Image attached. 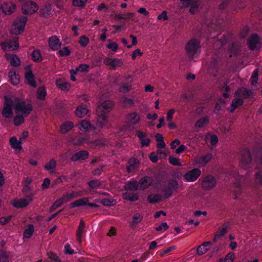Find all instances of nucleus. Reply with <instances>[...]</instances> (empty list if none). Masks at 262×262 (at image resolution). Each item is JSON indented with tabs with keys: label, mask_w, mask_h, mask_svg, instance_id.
<instances>
[{
	"label": "nucleus",
	"mask_w": 262,
	"mask_h": 262,
	"mask_svg": "<svg viewBox=\"0 0 262 262\" xmlns=\"http://www.w3.org/2000/svg\"><path fill=\"white\" fill-rule=\"evenodd\" d=\"M114 106V103L111 101H105L103 102L96 110V114L99 119L98 125L102 127L107 120L106 114L110 112Z\"/></svg>",
	"instance_id": "obj_1"
},
{
	"label": "nucleus",
	"mask_w": 262,
	"mask_h": 262,
	"mask_svg": "<svg viewBox=\"0 0 262 262\" xmlns=\"http://www.w3.org/2000/svg\"><path fill=\"white\" fill-rule=\"evenodd\" d=\"M13 107L16 114L21 113L24 117L29 115L33 110L32 104H27L25 101L15 98L13 99Z\"/></svg>",
	"instance_id": "obj_2"
},
{
	"label": "nucleus",
	"mask_w": 262,
	"mask_h": 262,
	"mask_svg": "<svg viewBox=\"0 0 262 262\" xmlns=\"http://www.w3.org/2000/svg\"><path fill=\"white\" fill-rule=\"evenodd\" d=\"M200 42L195 38L189 40L186 44L185 50L188 58L192 59L195 54L199 51Z\"/></svg>",
	"instance_id": "obj_3"
},
{
	"label": "nucleus",
	"mask_w": 262,
	"mask_h": 262,
	"mask_svg": "<svg viewBox=\"0 0 262 262\" xmlns=\"http://www.w3.org/2000/svg\"><path fill=\"white\" fill-rule=\"evenodd\" d=\"M215 178L210 174H208L202 179L201 187L204 190L208 191L214 188L216 185Z\"/></svg>",
	"instance_id": "obj_4"
},
{
	"label": "nucleus",
	"mask_w": 262,
	"mask_h": 262,
	"mask_svg": "<svg viewBox=\"0 0 262 262\" xmlns=\"http://www.w3.org/2000/svg\"><path fill=\"white\" fill-rule=\"evenodd\" d=\"M18 40V38L17 37H14L12 41L8 40L2 42L1 43V46L4 51H14L19 48Z\"/></svg>",
	"instance_id": "obj_5"
},
{
	"label": "nucleus",
	"mask_w": 262,
	"mask_h": 262,
	"mask_svg": "<svg viewBox=\"0 0 262 262\" xmlns=\"http://www.w3.org/2000/svg\"><path fill=\"white\" fill-rule=\"evenodd\" d=\"M38 10L36 3L32 2H26L21 7V12L25 15L32 14Z\"/></svg>",
	"instance_id": "obj_6"
},
{
	"label": "nucleus",
	"mask_w": 262,
	"mask_h": 262,
	"mask_svg": "<svg viewBox=\"0 0 262 262\" xmlns=\"http://www.w3.org/2000/svg\"><path fill=\"white\" fill-rule=\"evenodd\" d=\"M252 161L251 155L248 149H244L241 151V159L239 165L243 168H247Z\"/></svg>",
	"instance_id": "obj_7"
},
{
	"label": "nucleus",
	"mask_w": 262,
	"mask_h": 262,
	"mask_svg": "<svg viewBox=\"0 0 262 262\" xmlns=\"http://www.w3.org/2000/svg\"><path fill=\"white\" fill-rule=\"evenodd\" d=\"M6 103L2 111L3 116L7 118H11L13 115L12 107H13L14 101L12 99L5 97Z\"/></svg>",
	"instance_id": "obj_8"
},
{
	"label": "nucleus",
	"mask_w": 262,
	"mask_h": 262,
	"mask_svg": "<svg viewBox=\"0 0 262 262\" xmlns=\"http://www.w3.org/2000/svg\"><path fill=\"white\" fill-rule=\"evenodd\" d=\"M201 174V171L200 169L194 168L185 173L183 177L186 181L193 182L195 181Z\"/></svg>",
	"instance_id": "obj_9"
},
{
	"label": "nucleus",
	"mask_w": 262,
	"mask_h": 262,
	"mask_svg": "<svg viewBox=\"0 0 262 262\" xmlns=\"http://www.w3.org/2000/svg\"><path fill=\"white\" fill-rule=\"evenodd\" d=\"M53 12L54 10L52 9L51 5L46 3L40 8L39 14L40 16L47 18L52 16Z\"/></svg>",
	"instance_id": "obj_10"
},
{
	"label": "nucleus",
	"mask_w": 262,
	"mask_h": 262,
	"mask_svg": "<svg viewBox=\"0 0 262 262\" xmlns=\"http://www.w3.org/2000/svg\"><path fill=\"white\" fill-rule=\"evenodd\" d=\"M32 196L33 194H31L30 195L27 196L25 198L14 200L12 203V205L17 208L25 207L28 205L32 201Z\"/></svg>",
	"instance_id": "obj_11"
},
{
	"label": "nucleus",
	"mask_w": 262,
	"mask_h": 262,
	"mask_svg": "<svg viewBox=\"0 0 262 262\" xmlns=\"http://www.w3.org/2000/svg\"><path fill=\"white\" fill-rule=\"evenodd\" d=\"M129 165L126 167V170L128 172L135 171L139 167L140 162L139 160L135 158H131L128 161Z\"/></svg>",
	"instance_id": "obj_12"
},
{
	"label": "nucleus",
	"mask_w": 262,
	"mask_h": 262,
	"mask_svg": "<svg viewBox=\"0 0 262 262\" xmlns=\"http://www.w3.org/2000/svg\"><path fill=\"white\" fill-rule=\"evenodd\" d=\"M82 195V192L81 191L79 192H74L72 191L71 192H67L66 194H63L61 199L63 201V204L67 203L69 202L70 200L74 198H78Z\"/></svg>",
	"instance_id": "obj_13"
},
{
	"label": "nucleus",
	"mask_w": 262,
	"mask_h": 262,
	"mask_svg": "<svg viewBox=\"0 0 262 262\" xmlns=\"http://www.w3.org/2000/svg\"><path fill=\"white\" fill-rule=\"evenodd\" d=\"M152 183V179L149 177H144L141 178L139 182V189L140 190H145Z\"/></svg>",
	"instance_id": "obj_14"
},
{
	"label": "nucleus",
	"mask_w": 262,
	"mask_h": 262,
	"mask_svg": "<svg viewBox=\"0 0 262 262\" xmlns=\"http://www.w3.org/2000/svg\"><path fill=\"white\" fill-rule=\"evenodd\" d=\"M259 38L256 34H252L248 39V47L251 50H254L259 43Z\"/></svg>",
	"instance_id": "obj_15"
},
{
	"label": "nucleus",
	"mask_w": 262,
	"mask_h": 262,
	"mask_svg": "<svg viewBox=\"0 0 262 262\" xmlns=\"http://www.w3.org/2000/svg\"><path fill=\"white\" fill-rule=\"evenodd\" d=\"M235 94L244 98H248L253 96V93L251 90L243 87L238 89L235 92Z\"/></svg>",
	"instance_id": "obj_16"
},
{
	"label": "nucleus",
	"mask_w": 262,
	"mask_h": 262,
	"mask_svg": "<svg viewBox=\"0 0 262 262\" xmlns=\"http://www.w3.org/2000/svg\"><path fill=\"white\" fill-rule=\"evenodd\" d=\"M89 156V152L86 150H81L75 153L71 158V161L75 162L78 160H84Z\"/></svg>",
	"instance_id": "obj_17"
},
{
	"label": "nucleus",
	"mask_w": 262,
	"mask_h": 262,
	"mask_svg": "<svg viewBox=\"0 0 262 262\" xmlns=\"http://www.w3.org/2000/svg\"><path fill=\"white\" fill-rule=\"evenodd\" d=\"M2 11L6 15H10L15 10V5L9 3H5L1 7Z\"/></svg>",
	"instance_id": "obj_18"
},
{
	"label": "nucleus",
	"mask_w": 262,
	"mask_h": 262,
	"mask_svg": "<svg viewBox=\"0 0 262 262\" xmlns=\"http://www.w3.org/2000/svg\"><path fill=\"white\" fill-rule=\"evenodd\" d=\"M49 46L53 50H57L60 48L61 43L56 36H53L49 39Z\"/></svg>",
	"instance_id": "obj_19"
},
{
	"label": "nucleus",
	"mask_w": 262,
	"mask_h": 262,
	"mask_svg": "<svg viewBox=\"0 0 262 262\" xmlns=\"http://www.w3.org/2000/svg\"><path fill=\"white\" fill-rule=\"evenodd\" d=\"M84 228L85 223L83 220H81L76 231V238L79 243L82 242V236L84 232Z\"/></svg>",
	"instance_id": "obj_20"
},
{
	"label": "nucleus",
	"mask_w": 262,
	"mask_h": 262,
	"mask_svg": "<svg viewBox=\"0 0 262 262\" xmlns=\"http://www.w3.org/2000/svg\"><path fill=\"white\" fill-rule=\"evenodd\" d=\"M88 113V109L86 105H81L78 106L75 111L76 116L82 118Z\"/></svg>",
	"instance_id": "obj_21"
},
{
	"label": "nucleus",
	"mask_w": 262,
	"mask_h": 262,
	"mask_svg": "<svg viewBox=\"0 0 262 262\" xmlns=\"http://www.w3.org/2000/svg\"><path fill=\"white\" fill-rule=\"evenodd\" d=\"M127 120L130 125H134L140 120V116L136 113L133 112L128 115Z\"/></svg>",
	"instance_id": "obj_22"
},
{
	"label": "nucleus",
	"mask_w": 262,
	"mask_h": 262,
	"mask_svg": "<svg viewBox=\"0 0 262 262\" xmlns=\"http://www.w3.org/2000/svg\"><path fill=\"white\" fill-rule=\"evenodd\" d=\"M189 6L190 7L189 9V12L192 14H195L198 9L201 5V1L200 0H192V1L189 2Z\"/></svg>",
	"instance_id": "obj_23"
},
{
	"label": "nucleus",
	"mask_w": 262,
	"mask_h": 262,
	"mask_svg": "<svg viewBox=\"0 0 262 262\" xmlns=\"http://www.w3.org/2000/svg\"><path fill=\"white\" fill-rule=\"evenodd\" d=\"M9 77L10 78L11 83L13 85H16L19 83V76L16 74L14 70H11L9 72Z\"/></svg>",
	"instance_id": "obj_24"
},
{
	"label": "nucleus",
	"mask_w": 262,
	"mask_h": 262,
	"mask_svg": "<svg viewBox=\"0 0 262 262\" xmlns=\"http://www.w3.org/2000/svg\"><path fill=\"white\" fill-rule=\"evenodd\" d=\"M89 199L87 198L80 199L71 203L70 205V208H74L75 207L82 206L86 205Z\"/></svg>",
	"instance_id": "obj_25"
},
{
	"label": "nucleus",
	"mask_w": 262,
	"mask_h": 262,
	"mask_svg": "<svg viewBox=\"0 0 262 262\" xmlns=\"http://www.w3.org/2000/svg\"><path fill=\"white\" fill-rule=\"evenodd\" d=\"M210 244V242H205L202 245L198 246L196 250L197 254L201 255L206 253L209 250L206 247Z\"/></svg>",
	"instance_id": "obj_26"
},
{
	"label": "nucleus",
	"mask_w": 262,
	"mask_h": 262,
	"mask_svg": "<svg viewBox=\"0 0 262 262\" xmlns=\"http://www.w3.org/2000/svg\"><path fill=\"white\" fill-rule=\"evenodd\" d=\"M25 78L28 84L34 88H36V84L34 80V76L31 71H30L26 74Z\"/></svg>",
	"instance_id": "obj_27"
},
{
	"label": "nucleus",
	"mask_w": 262,
	"mask_h": 262,
	"mask_svg": "<svg viewBox=\"0 0 262 262\" xmlns=\"http://www.w3.org/2000/svg\"><path fill=\"white\" fill-rule=\"evenodd\" d=\"M25 28L23 27L19 26L18 24H16L14 21L12 27L10 29V32L12 34L18 35L21 33Z\"/></svg>",
	"instance_id": "obj_28"
},
{
	"label": "nucleus",
	"mask_w": 262,
	"mask_h": 262,
	"mask_svg": "<svg viewBox=\"0 0 262 262\" xmlns=\"http://www.w3.org/2000/svg\"><path fill=\"white\" fill-rule=\"evenodd\" d=\"M124 189L126 190L136 191L139 189L138 183L136 181L129 182L124 186Z\"/></svg>",
	"instance_id": "obj_29"
},
{
	"label": "nucleus",
	"mask_w": 262,
	"mask_h": 262,
	"mask_svg": "<svg viewBox=\"0 0 262 262\" xmlns=\"http://www.w3.org/2000/svg\"><path fill=\"white\" fill-rule=\"evenodd\" d=\"M122 198L124 200L134 202L138 200L139 195L138 193H130L129 192H125L122 194Z\"/></svg>",
	"instance_id": "obj_30"
},
{
	"label": "nucleus",
	"mask_w": 262,
	"mask_h": 262,
	"mask_svg": "<svg viewBox=\"0 0 262 262\" xmlns=\"http://www.w3.org/2000/svg\"><path fill=\"white\" fill-rule=\"evenodd\" d=\"M74 125L72 122H66L61 125L60 131L62 134H66L71 130Z\"/></svg>",
	"instance_id": "obj_31"
},
{
	"label": "nucleus",
	"mask_w": 262,
	"mask_h": 262,
	"mask_svg": "<svg viewBox=\"0 0 262 262\" xmlns=\"http://www.w3.org/2000/svg\"><path fill=\"white\" fill-rule=\"evenodd\" d=\"M56 84L57 86L62 91H68L70 88V84L69 82H64L61 80H57Z\"/></svg>",
	"instance_id": "obj_32"
},
{
	"label": "nucleus",
	"mask_w": 262,
	"mask_h": 262,
	"mask_svg": "<svg viewBox=\"0 0 262 262\" xmlns=\"http://www.w3.org/2000/svg\"><path fill=\"white\" fill-rule=\"evenodd\" d=\"M240 44L238 42H234L232 44L231 47L230 48L229 50L231 54L230 56L232 55H236L239 52Z\"/></svg>",
	"instance_id": "obj_33"
},
{
	"label": "nucleus",
	"mask_w": 262,
	"mask_h": 262,
	"mask_svg": "<svg viewBox=\"0 0 262 262\" xmlns=\"http://www.w3.org/2000/svg\"><path fill=\"white\" fill-rule=\"evenodd\" d=\"M209 122V118L208 117H202L198 120L196 122L195 126L197 128H202Z\"/></svg>",
	"instance_id": "obj_34"
},
{
	"label": "nucleus",
	"mask_w": 262,
	"mask_h": 262,
	"mask_svg": "<svg viewBox=\"0 0 262 262\" xmlns=\"http://www.w3.org/2000/svg\"><path fill=\"white\" fill-rule=\"evenodd\" d=\"M36 93L37 99L41 100H45L47 94L45 87L41 86L38 88L37 90Z\"/></svg>",
	"instance_id": "obj_35"
},
{
	"label": "nucleus",
	"mask_w": 262,
	"mask_h": 262,
	"mask_svg": "<svg viewBox=\"0 0 262 262\" xmlns=\"http://www.w3.org/2000/svg\"><path fill=\"white\" fill-rule=\"evenodd\" d=\"M10 143L12 148L14 149H21V141L17 140L16 138L13 137L10 139Z\"/></svg>",
	"instance_id": "obj_36"
},
{
	"label": "nucleus",
	"mask_w": 262,
	"mask_h": 262,
	"mask_svg": "<svg viewBox=\"0 0 262 262\" xmlns=\"http://www.w3.org/2000/svg\"><path fill=\"white\" fill-rule=\"evenodd\" d=\"M243 103V100L242 99L239 98H235L232 102L230 112L233 113L238 106L242 105Z\"/></svg>",
	"instance_id": "obj_37"
},
{
	"label": "nucleus",
	"mask_w": 262,
	"mask_h": 262,
	"mask_svg": "<svg viewBox=\"0 0 262 262\" xmlns=\"http://www.w3.org/2000/svg\"><path fill=\"white\" fill-rule=\"evenodd\" d=\"M33 60L36 62H40L42 60V57L40 50L36 49L34 50L31 54Z\"/></svg>",
	"instance_id": "obj_38"
},
{
	"label": "nucleus",
	"mask_w": 262,
	"mask_h": 262,
	"mask_svg": "<svg viewBox=\"0 0 262 262\" xmlns=\"http://www.w3.org/2000/svg\"><path fill=\"white\" fill-rule=\"evenodd\" d=\"M162 198V196L160 194H150L148 196L147 201L149 203H155L161 201Z\"/></svg>",
	"instance_id": "obj_39"
},
{
	"label": "nucleus",
	"mask_w": 262,
	"mask_h": 262,
	"mask_svg": "<svg viewBox=\"0 0 262 262\" xmlns=\"http://www.w3.org/2000/svg\"><path fill=\"white\" fill-rule=\"evenodd\" d=\"M143 219V216L138 213H135L133 216V221L130 224V226H136V225L140 223Z\"/></svg>",
	"instance_id": "obj_40"
},
{
	"label": "nucleus",
	"mask_w": 262,
	"mask_h": 262,
	"mask_svg": "<svg viewBox=\"0 0 262 262\" xmlns=\"http://www.w3.org/2000/svg\"><path fill=\"white\" fill-rule=\"evenodd\" d=\"M89 139V138L88 136H85L82 138L72 139L71 141L74 145L80 146L83 144L84 141L88 140Z\"/></svg>",
	"instance_id": "obj_41"
},
{
	"label": "nucleus",
	"mask_w": 262,
	"mask_h": 262,
	"mask_svg": "<svg viewBox=\"0 0 262 262\" xmlns=\"http://www.w3.org/2000/svg\"><path fill=\"white\" fill-rule=\"evenodd\" d=\"M134 14L133 13H127L123 14H115V19L117 20H122V19H126L128 18H130L133 16H134Z\"/></svg>",
	"instance_id": "obj_42"
},
{
	"label": "nucleus",
	"mask_w": 262,
	"mask_h": 262,
	"mask_svg": "<svg viewBox=\"0 0 262 262\" xmlns=\"http://www.w3.org/2000/svg\"><path fill=\"white\" fill-rule=\"evenodd\" d=\"M27 20L28 18L26 16H21L17 17L14 21L16 24H18L19 26L25 28Z\"/></svg>",
	"instance_id": "obj_43"
},
{
	"label": "nucleus",
	"mask_w": 262,
	"mask_h": 262,
	"mask_svg": "<svg viewBox=\"0 0 262 262\" xmlns=\"http://www.w3.org/2000/svg\"><path fill=\"white\" fill-rule=\"evenodd\" d=\"M10 60L11 64L13 67H18L20 64V60L16 55L10 56Z\"/></svg>",
	"instance_id": "obj_44"
},
{
	"label": "nucleus",
	"mask_w": 262,
	"mask_h": 262,
	"mask_svg": "<svg viewBox=\"0 0 262 262\" xmlns=\"http://www.w3.org/2000/svg\"><path fill=\"white\" fill-rule=\"evenodd\" d=\"M132 89V85L129 83H122L118 91L122 93H126Z\"/></svg>",
	"instance_id": "obj_45"
},
{
	"label": "nucleus",
	"mask_w": 262,
	"mask_h": 262,
	"mask_svg": "<svg viewBox=\"0 0 262 262\" xmlns=\"http://www.w3.org/2000/svg\"><path fill=\"white\" fill-rule=\"evenodd\" d=\"M167 186H168L172 191L176 190L179 188V183L176 179H172L168 182Z\"/></svg>",
	"instance_id": "obj_46"
},
{
	"label": "nucleus",
	"mask_w": 262,
	"mask_h": 262,
	"mask_svg": "<svg viewBox=\"0 0 262 262\" xmlns=\"http://www.w3.org/2000/svg\"><path fill=\"white\" fill-rule=\"evenodd\" d=\"M34 232V226L32 224L29 225L28 227L25 230L24 236L26 238H30Z\"/></svg>",
	"instance_id": "obj_47"
},
{
	"label": "nucleus",
	"mask_w": 262,
	"mask_h": 262,
	"mask_svg": "<svg viewBox=\"0 0 262 262\" xmlns=\"http://www.w3.org/2000/svg\"><path fill=\"white\" fill-rule=\"evenodd\" d=\"M91 127V123L88 121L83 120L80 123L79 129L81 130H88Z\"/></svg>",
	"instance_id": "obj_48"
},
{
	"label": "nucleus",
	"mask_w": 262,
	"mask_h": 262,
	"mask_svg": "<svg viewBox=\"0 0 262 262\" xmlns=\"http://www.w3.org/2000/svg\"><path fill=\"white\" fill-rule=\"evenodd\" d=\"M121 103L123 107H129L134 104V101L131 99L124 98L122 99Z\"/></svg>",
	"instance_id": "obj_49"
},
{
	"label": "nucleus",
	"mask_w": 262,
	"mask_h": 262,
	"mask_svg": "<svg viewBox=\"0 0 262 262\" xmlns=\"http://www.w3.org/2000/svg\"><path fill=\"white\" fill-rule=\"evenodd\" d=\"M227 232V226L225 224H223L221 227L219 228L215 234L220 237L224 236Z\"/></svg>",
	"instance_id": "obj_50"
},
{
	"label": "nucleus",
	"mask_w": 262,
	"mask_h": 262,
	"mask_svg": "<svg viewBox=\"0 0 262 262\" xmlns=\"http://www.w3.org/2000/svg\"><path fill=\"white\" fill-rule=\"evenodd\" d=\"M56 166V161L54 159H52L51 160H50V161L48 163H47L45 165V168L47 170H50L54 169V168H55Z\"/></svg>",
	"instance_id": "obj_51"
},
{
	"label": "nucleus",
	"mask_w": 262,
	"mask_h": 262,
	"mask_svg": "<svg viewBox=\"0 0 262 262\" xmlns=\"http://www.w3.org/2000/svg\"><path fill=\"white\" fill-rule=\"evenodd\" d=\"M24 115H16L15 116L13 119L14 123L16 126L20 125L21 123H23L25 119L24 118Z\"/></svg>",
	"instance_id": "obj_52"
},
{
	"label": "nucleus",
	"mask_w": 262,
	"mask_h": 262,
	"mask_svg": "<svg viewBox=\"0 0 262 262\" xmlns=\"http://www.w3.org/2000/svg\"><path fill=\"white\" fill-rule=\"evenodd\" d=\"M162 191L164 193L162 198L164 199L169 198L172 194V190L167 185L165 188L163 189Z\"/></svg>",
	"instance_id": "obj_53"
},
{
	"label": "nucleus",
	"mask_w": 262,
	"mask_h": 262,
	"mask_svg": "<svg viewBox=\"0 0 262 262\" xmlns=\"http://www.w3.org/2000/svg\"><path fill=\"white\" fill-rule=\"evenodd\" d=\"M258 71L255 70L251 77V84L253 85H256L258 81Z\"/></svg>",
	"instance_id": "obj_54"
},
{
	"label": "nucleus",
	"mask_w": 262,
	"mask_h": 262,
	"mask_svg": "<svg viewBox=\"0 0 262 262\" xmlns=\"http://www.w3.org/2000/svg\"><path fill=\"white\" fill-rule=\"evenodd\" d=\"M90 146L92 147H96L97 146H100L105 144V141L102 140H96L94 141L90 142Z\"/></svg>",
	"instance_id": "obj_55"
},
{
	"label": "nucleus",
	"mask_w": 262,
	"mask_h": 262,
	"mask_svg": "<svg viewBox=\"0 0 262 262\" xmlns=\"http://www.w3.org/2000/svg\"><path fill=\"white\" fill-rule=\"evenodd\" d=\"M255 183L258 185L262 186V172L260 171L255 174Z\"/></svg>",
	"instance_id": "obj_56"
},
{
	"label": "nucleus",
	"mask_w": 262,
	"mask_h": 262,
	"mask_svg": "<svg viewBox=\"0 0 262 262\" xmlns=\"http://www.w3.org/2000/svg\"><path fill=\"white\" fill-rule=\"evenodd\" d=\"M101 203L104 206H111L115 205L116 201L114 200L104 199L101 201Z\"/></svg>",
	"instance_id": "obj_57"
},
{
	"label": "nucleus",
	"mask_w": 262,
	"mask_h": 262,
	"mask_svg": "<svg viewBox=\"0 0 262 262\" xmlns=\"http://www.w3.org/2000/svg\"><path fill=\"white\" fill-rule=\"evenodd\" d=\"M78 42L81 46L84 47L89 42V39L86 36L83 35L80 37V39Z\"/></svg>",
	"instance_id": "obj_58"
},
{
	"label": "nucleus",
	"mask_w": 262,
	"mask_h": 262,
	"mask_svg": "<svg viewBox=\"0 0 262 262\" xmlns=\"http://www.w3.org/2000/svg\"><path fill=\"white\" fill-rule=\"evenodd\" d=\"M111 67L115 69L116 67H121L123 65V61L121 59L114 58L112 60Z\"/></svg>",
	"instance_id": "obj_59"
},
{
	"label": "nucleus",
	"mask_w": 262,
	"mask_h": 262,
	"mask_svg": "<svg viewBox=\"0 0 262 262\" xmlns=\"http://www.w3.org/2000/svg\"><path fill=\"white\" fill-rule=\"evenodd\" d=\"M90 187L95 188L99 187L101 185V183L98 180H92L88 183Z\"/></svg>",
	"instance_id": "obj_60"
},
{
	"label": "nucleus",
	"mask_w": 262,
	"mask_h": 262,
	"mask_svg": "<svg viewBox=\"0 0 262 262\" xmlns=\"http://www.w3.org/2000/svg\"><path fill=\"white\" fill-rule=\"evenodd\" d=\"M70 53L71 51L67 47H64L58 52V53L61 57L68 56L70 55Z\"/></svg>",
	"instance_id": "obj_61"
},
{
	"label": "nucleus",
	"mask_w": 262,
	"mask_h": 262,
	"mask_svg": "<svg viewBox=\"0 0 262 262\" xmlns=\"http://www.w3.org/2000/svg\"><path fill=\"white\" fill-rule=\"evenodd\" d=\"M87 0H73V5L76 7H83Z\"/></svg>",
	"instance_id": "obj_62"
},
{
	"label": "nucleus",
	"mask_w": 262,
	"mask_h": 262,
	"mask_svg": "<svg viewBox=\"0 0 262 262\" xmlns=\"http://www.w3.org/2000/svg\"><path fill=\"white\" fill-rule=\"evenodd\" d=\"M169 162L170 164L175 166H182V164L179 161L178 159L173 157L169 158Z\"/></svg>",
	"instance_id": "obj_63"
},
{
	"label": "nucleus",
	"mask_w": 262,
	"mask_h": 262,
	"mask_svg": "<svg viewBox=\"0 0 262 262\" xmlns=\"http://www.w3.org/2000/svg\"><path fill=\"white\" fill-rule=\"evenodd\" d=\"M234 254L233 253H229L224 259V262H232L234 258Z\"/></svg>",
	"instance_id": "obj_64"
}]
</instances>
